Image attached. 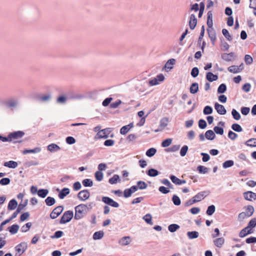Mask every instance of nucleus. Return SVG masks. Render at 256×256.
<instances>
[{
  "instance_id": "59",
  "label": "nucleus",
  "mask_w": 256,
  "mask_h": 256,
  "mask_svg": "<svg viewBox=\"0 0 256 256\" xmlns=\"http://www.w3.org/2000/svg\"><path fill=\"white\" fill-rule=\"evenodd\" d=\"M188 146H186V145L184 146L180 150V155L182 156H184L188 152Z\"/></svg>"
},
{
  "instance_id": "11",
  "label": "nucleus",
  "mask_w": 256,
  "mask_h": 256,
  "mask_svg": "<svg viewBox=\"0 0 256 256\" xmlns=\"http://www.w3.org/2000/svg\"><path fill=\"white\" fill-rule=\"evenodd\" d=\"M214 108L217 112L221 115H224L226 113V110L223 105L216 102L214 104Z\"/></svg>"
},
{
  "instance_id": "6",
  "label": "nucleus",
  "mask_w": 256,
  "mask_h": 256,
  "mask_svg": "<svg viewBox=\"0 0 256 256\" xmlns=\"http://www.w3.org/2000/svg\"><path fill=\"white\" fill-rule=\"evenodd\" d=\"M90 196V194L88 190H82L78 194V198L82 201H84L88 199Z\"/></svg>"
},
{
  "instance_id": "52",
  "label": "nucleus",
  "mask_w": 256,
  "mask_h": 256,
  "mask_svg": "<svg viewBox=\"0 0 256 256\" xmlns=\"http://www.w3.org/2000/svg\"><path fill=\"white\" fill-rule=\"evenodd\" d=\"M137 186L140 190H144L147 188V184L144 181H138L137 182Z\"/></svg>"
},
{
  "instance_id": "43",
  "label": "nucleus",
  "mask_w": 256,
  "mask_h": 256,
  "mask_svg": "<svg viewBox=\"0 0 256 256\" xmlns=\"http://www.w3.org/2000/svg\"><path fill=\"white\" fill-rule=\"evenodd\" d=\"M172 201L175 206H180L181 204L180 199L178 196H176V194H174L172 196Z\"/></svg>"
},
{
  "instance_id": "24",
  "label": "nucleus",
  "mask_w": 256,
  "mask_h": 256,
  "mask_svg": "<svg viewBox=\"0 0 256 256\" xmlns=\"http://www.w3.org/2000/svg\"><path fill=\"white\" fill-rule=\"evenodd\" d=\"M224 239L223 238H217L214 240V244L218 248H221L224 244Z\"/></svg>"
},
{
  "instance_id": "63",
  "label": "nucleus",
  "mask_w": 256,
  "mask_h": 256,
  "mask_svg": "<svg viewBox=\"0 0 256 256\" xmlns=\"http://www.w3.org/2000/svg\"><path fill=\"white\" fill-rule=\"evenodd\" d=\"M7 104L10 108H14L17 106L18 101L16 100H10L8 102Z\"/></svg>"
},
{
  "instance_id": "31",
  "label": "nucleus",
  "mask_w": 256,
  "mask_h": 256,
  "mask_svg": "<svg viewBox=\"0 0 256 256\" xmlns=\"http://www.w3.org/2000/svg\"><path fill=\"white\" fill-rule=\"evenodd\" d=\"M130 238L129 236H124L122 238L119 240V243L121 245L126 246L130 244Z\"/></svg>"
},
{
  "instance_id": "15",
  "label": "nucleus",
  "mask_w": 256,
  "mask_h": 256,
  "mask_svg": "<svg viewBox=\"0 0 256 256\" xmlns=\"http://www.w3.org/2000/svg\"><path fill=\"white\" fill-rule=\"evenodd\" d=\"M51 98H52L51 94H48L44 95V96L38 95L36 96V98L38 100L42 102H45L49 101L50 100Z\"/></svg>"
},
{
  "instance_id": "53",
  "label": "nucleus",
  "mask_w": 256,
  "mask_h": 256,
  "mask_svg": "<svg viewBox=\"0 0 256 256\" xmlns=\"http://www.w3.org/2000/svg\"><path fill=\"white\" fill-rule=\"evenodd\" d=\"M64 235V232L61 230L56 232L53 236H50L51 238H59Z\"/></svg>"
},
{
  "instance_id": "45",
  "label": "nucleus",
  "mask_w": 256,
  "mask_h": 256,
  "mask_svg": "<svg viewBox=\"0 0 256 256\" xmlns=\"http://www.w3.org/2000/svg\"><path fill=\"white\" fill-rule=\"evenodd\" d=\"M118 180L120 181L119 176L118 174H114L112 178L109 179L108 182L110 184H115L117 183Z\"/></svg>"
},
{
  "instance_id": "4",
  "label": "nucleus",
  "mask_w": 256,
  "mask_h": 256,
  "mask_svg": "<svg viewBox=\"0 0 256 256\" xmlns=\"http://www.w3.org/2000/svg\"><path fill=\"white\" fill-rule=\"evenodd\" d=\"M64 210V206H59L54 208L50 214V218L52 219H55L58 216H59L62 212Z\"/></svg>"
},
{
  "instance_id": "51",
  "label": "nucleus",
  "mask_w": 256,
  "mask_h": 256,
  "mask_svg": "<svg viewBox=\"0 0 256 256\" xmlns=\"http://www.w3.org/2000/svg\"><path fill=\"white\" fill-rule=\"evenodd\" d=\"M232 114L233 118L237 120H239L241 118L240 113L235 109H232Z\"/></svg>"
},
{
  "instance_id": "40",
  "label": "nucleus",
  "mask_w": 256,
  "mask_h": 256,
  "mask_svg": "<svg viewBox=\"0 0 256 256\" xmlns=\"http://www.w3.org/2000/svg\"><path fill=\"white\" fill-rule=\"evenodd\" d=\"M216 210V207L214 205L212 204L208 206L206 211V214L208 216H212L214 214Z\"/></svg>"
},
{
  "instance_id": "18",
  "label": "nucleus",
  "mask_w": 256,
  "mask_h": 256,
  "mask_svg": "<svg viewBox=\"0 0 256 256\" xmlns=\"http://www.w3.org/2000/svg\"><path fill=\"white\" fill-rule=\"evenodd\" d=\"M253 232L251 229L248 230V228H247V226L243 228L240 230L239 234V236L240 238H244L247 236L248 234H250L252 233Z\"/></svg>"
},
{
  "instance_id": "55",
  "label": "nucleus",
  "mask_w": 256,
  "mask_h": 256,
  "mask_svg": "<svg viewBox=\"0 0 256 256\" xmlns=\"http://www.w3.org/2000/svg\"><path fill=\"white\" fill-rule=\"evenodd\" d=\"M222 34L228 40L230 41L232 40V36L230 35L228 30L226 29V28L222 29Z\"/></svg>"
},
{
  "instance_id": "21",
  "label": "nucleus",
  "mask_w": 256,
  "mask_h": 256,
  "mask_svg": "<svg viewBox=\"0 0 256 256\" xmlns=\"http://www.w3.org/2000/svg\"><path fill=\"white\" fill-rule=\"evenodd\" d=\"M4 166L8 168H14L18 166V164L15 161L10 160L8 162H5L4 164Z\"/></svg>"
},
{
  "instance_id": "36",
  "label": "nucleus",
  "mask_w": 256,
  "mask_h": 256,
  "mask_svg": "<svg viewBox=\"0 0 256 256\" xmlns=\"http://www.w3.org/2000/svg\"><path fill=\"white\" fill-rule=\"evenodd\" d=\"M176 60L174 58L168 60L165 64L164 68H168L170 70L173 67L172 66V65L174 64Z\"/></svg>"
},
{
  "instance_id": "10",
  "label": "nucleus",
  "mask_w": 256,
  "mask_h": 256,
  "mask_svg": "<svg viewBox=\"0 0 256 256\" xmlns=\"http://www.w3.org/2000/svg\"><path fill=\"white\" fill-rule=\"evenodd\" d=\"M207 32L208 33V37L210 38L212 44L214 45V42L216 39L215 30L214 28H208Z\"/></svg>"
},
{
  "instance_id": "48",
  "label": "nucleus",
  "mask_w": 256,
  "mask_h": 256,
  "mask_svg": "<svg viewBox=\"0 0 256 256\" xmlns=\"http://www.w3.org/2000/svg\"><path fill=\"white\" fill-rule=\"evenodd\" d=\"M213 110L212 106H206L203 110V113L205 115L210 114L212 112Z\"/></svg>"
},
{
  "instance_id": "57",
  "label": "nucleus",
  "mask_w": 256,
  "mask_h": 256,
  "mask_svg": "<svg viewBox=\"0 0 256 256\" xmlns=\"http://www.w3.org/2000/svg\"><path fill=\"white\" fill-rule=\"evenodd\" d=\"M143 219L147 223L150 225H152L153 223L152 222V216L150 214H148L143 217Z\"/></svg>"
},
{
  "instance_id": "39",
  "label": "nucleus",
  "mask_w": 256,
  "mask_h": 256,
  "mask_svg": "<svg viewBox=\"0 0 256 256\" xmlns=\"http://www.w3.org/2000/svg\"><path fill=\"white\" fill-rule=\"evenodd\" d=\"M234 165V162L232 160H227L222 164V167L224 168H230Z\"/></svg>"
},
{
  "instance_id": "44",
  "label": "nucleus",
  "mask_w": 256,
  "mask_h": 256,
  "mask_svg": "<svg viewBox=\"0 0 256 256\" xmlns=\"http://www.w3.org/2000/svg\"><path fill=\"white\" fill-rule=\"evenodd\" d=\"M226 90V86L225 84H220L218 87L217 92L218 94H223Z\"/></svg>"
},
{
  "instance_id": "62",
  "label": "nucleus",
  "mask_w": 256,
  "mask_h": 256,
  "mask_svg": "<svg viewBox=\"0 0 256 256\" xmlns=\"http://www.w3.org/2000/svg\"><path fill=\"white\" fill-rule=\"evenodd\" d=\"M10 180L8 178H2L0 180V184L2 186H6L10 184Z\"/></svg>"
},
{
  "instance_id": "16",
  "label": "nucleus",
  "mask_w": 256,
  "mask_h": 256,
  "mask_svg": "<svg viewBox=\"0 0 256 256\" xmlns=\"http://www.w3.org/2000/svg\"><path fill=\"white\" fill-rule=\"evenodd\" d=\"M170 178L173 183L177 185H180L186 182L185 180H180L174 175H170Z\"/></svg>"
},
{
  "instance_id": "29",
  "label": "nucleus",
  "mask_w": 256,
  "mask_h": 256,
  "mask_svg": "<svg viewBox=\"0 0 256 256\" xmlns=\"http://www.w3.org/2000/svg\"><path fill=\"white\" fill-rule=\"evenodd\" d=\"M19 226L17 224H13L11 226H10L8 229V230L12 234H16L18 229H19Z\"/></svg>"
},
{
  "instance_id": "38",
  "label": "nucleus",
  "mask_w": 256,
  "mask_h": 256,
  "mask_svg": "<svg viewBox=\"0 0 256 256\" xmlns=\"http://www.w3.org/2000/svg\"><path fill=\"white\" fill-rule=\"evenodd\" d=\"M197 170L200 174H207L208 172V168L203 166H198Z\"/></svg>"
},
{
  "instance_id": "35",
  "label": "nucleus",
  "mask_w": 256,
  "mask_h": 256,
  "mask_svg": "<svg viewBox=\"0 0 256 256\" xmlns=\"http://www.w3.org/2000/svg\"><path fill=\"white\" fill-rule=\"evenodd\" d=\"M187 235L190 239H194L198 238L199 234L196 231L188 232Z\"/></svg>"
},
{
  "instance_id": "56",
  "label": "nucleus",
  "mask_w": 256,
  "mask_h": 256,
  "mask_svg": "<svg viewBox=\"0 0 256 256\" xmlns=\"http://www.w3.org/2000/svg\"><path fill=\"white\" fill-rule=\"evenodd\" d=\"M172 142V138H166L162 141V146L164 148L168 147Z\"/></svg>"
},
{
  "instance_id": "22",
  "label": "nucleus",
  "mask_w": 256,
  "mask_h": 256,
  "mask_svg": "<svg viewBox=\"0 0 256 256\" xmlns=\"http://www.w3.org/2000/svg\"><path fill=\"white\" fill-rule=\"evenodd\" d=\"M146 172L148 176L151 177L156 176L160 174V172H159L157 170L153 168L149 169Z\"/></svg>"
},
{
  "instance_id": "33",
  "label": "nucleus",
  "mask_w": 256,
  "mask_h": 256,
  "mask_svg": "<svg viewBox=\"0 0 256 256\" xmlns=\"http://www.w3.org/2000/svg\"><path fill=\"white\" fill-rule=\"evenodd\" d=\"M180 226L179 225L173 224L168 226V230L171 232H174L180 228Z\"/></svg>"
},
{
  "instance_id": "46",
  "label": "nucleus",
  "mask_w": 256,
  "mask_h": 256,
  "mask_svg": "<svg viewBox=\"0 0 256 256\" xmlns=\"http://www.w3.org/2000/svg\"><path fill=\"white\" fill-rule=\"evenodd\" d=\"M254 208L252 206L249 205L247 206L246 211V214L248 215V217H250L254 214Z\"/></svg>"
},
{
  "instance_id": "61",
  "label": "nucleus",
  "mask_w": 256,
  "mask_h": 256,
  "mask_svg": "<svg viewBox=\"0 0 256 256\" xmlns=\"http://www.w3.org/2000/svg\"><path fill=\"white\" fill-rule=\"evenodd\" d=\"M191 76L193 78H196L199 74V70L197 67H194L192 68L190 72Z\"/></svg>"
},
{
  "instance_id": "64",
  "label": "nucleus",
  "mask_w": 256,
  "mask_h": 256,
  "mask_svg": "<svg viewBox=\"0 0 256 256\" xmlns=\"http://www.w3.org/2000/svg\"><path fill=\"white\" fill-rule=\"evenodd\" d=\"M256 226V218L252 219L248 222L247 228H254Z\"/></svg>"
},
{
  "instance_id": "7",
  "label": "nucleus",
  "mask_w": 256,
  "mask_h": 256,
  "mask_svg": "<svg viewBox=\"0 0 256 256\" xmlns=\"http://www.w3.org/2000/svg\"><path fill=\"white\" fill-rule=\"evenodd\" d=\"M24 135V132L22 131L14 132L8 134V138L10 140V142H11L12 139L21 138Z\"/></svg>"
},
{
  "instance_id": "9",
  "label": "nucleus",
  "mask_w": 256,
  "mask_h": 256,
  "mask_svg": "<svg viewBox=\"0 0 256 256\" xmlns=\"http://www.w3.org/2000/svg\"><path fill=\"white\" fill-rule=\"evenodd\" d=\"M27 248L28 244L26 242H22L15 248L16 250L19 253L20 252V254H23L26 250Z\"/></svg>"
},
{
  "instance_id": "50",
  "label": "nucleus",
  "mask_w": 256,
  "mask_h": 256,
  "mask_svg": "<svg viewBox=\"0 0 256 256\" xmlns=\"http://www.w3.org/2000/svg\"><path fill=\"white\" fill-rule=\"evenodd\" d=\"M94 176L96 180L100 182L102 180L104 174L102 172L96 171L94 174Z\"/></svg>"
},
{
  "instance_id": "8",
  "label": "nucleus",
  "mask_w": 256,
  "mask_h": 256,
  "mask_svg": "<svg viewBox=\"0 0 256 256\" xmlns=\"http://www.w3.org/2000/svg\"><path fill=\"white\" fill-rule=\"evenodd\" d=\"M210 194V192L208 191H202L198 192L194 197V200H196V202L201 201L204 200L205 197H206Z\"/></svg>"
},
{
  "instance_id": "26",
  "label": "nucleus",
  "mask_w": 256,
  "mask_h": 256,
  "mask_svg": "<svg viewBox=\"0 0 256 256\" xmlns=\"http://www.w3.org/2000/svg\"><path fill=\"white\" fill-rule=\"evenodd\" d=\"M60 149V147L55 144H51L48 146V150L50 152H57Z\"/></svg>"
},
{
  "instance_id": "54",
  "label": "nucleus",
  "mask_w": 256,
  "mask_h": 256,
  "mask_svg": "<svg viewBox=\"0 0 256 256\" xmlns=\"http://www.w3.org/2000/svg\"><path fill=\"white\" fill-rule=\"evenodd\" d=\"M168 122V118H163L160 121V127L165 128L166 127Z\"/></svg>"
},
{
  "instance_id": "14",
  "label": "nucleus",
  "mask_w": 256,
  "mask_h": 256,
  "mask_svg": "<svg viewBox=\"0 0 256 256\" xmlns=\"http://www.w3.org/2000/svg\"><path fill=\"white\" fill-rule=\"evenodd\" d=\"M244 196L246 200H252V199L256 200V194L251 191H248L244 193Z\"/></svg>"
},
{
  "instance_id": "30",
  "label": "nucleus",
  "mask_w": 256,
  "mask_h": 256,
  "mask_svg": "<svg viewBox=\"0 0 256 256\" xmlns=\"http://www.w3.org/2000/svg\"><path fill=\"white\" fill-rule=\"evenodd\" d=\"M48 190L47 189L41 188L38 190V195L42 198H44L48 195Z\"/></svg>"
},
{
  "instance_id": "1",
  "label": "nucleus",
  "mask_w": 256,
  "mask_h": 256,
  "mask_svg": "<svg viewBox=\"0 0 256 256\" xmlns=\"http://www.w3.org/2000/svg\"><path fill=\"white\" fill-rule=\"evenodd\" d=\"M87 207L86 204H80L75 207V214L74 218L78 220L86 216L88 212L86 210Z\"/></svg>"
},
{
  "instance_id": "49",
  "label": "nucleus",
  "mask_w": 256,
  "mask_h": 256,
  "mask_svg": "<svg viewBox=\"0 0 256 256\" xmlns=\"http://www.w3.org/2000/svg\"><path fill=\"white\" fill-rule=\"evenodd\" d=\"M232 128L235 132H241L242 131V126L238 124H234L232 125Z\"/></svg>"
},
{
  "instance_id": "20",
  "label": "nucleus",
  "mask_w": 256,
  "mask_h": 256,
  "mask_svg": "<svg viewBox=\"0 0 256 256\" xmlns=\"http://www.w3.org/2000/svg\"><path fill=\"white\" fill-rule=\"evenodd\" d=\"M70 194V190L68 188H64L58 194V197L60 199H64L65 196Z\"/></svg>"
},
{
  "instance_id": "34",
  "label": "nucleus",
  "mask_w": 256,
  "mask_h": 256,
  "mask_svg": "<svg viewBox=\"0 0 256 256\" xmlns=\"http://www.w3.org/2000/svg\"><path fill=\"white\" fill-rule=\"evenodd\" d=\"M245 144L250 147L256 146V138H252L249 139L245 142Z\"/></svg>"
},
{
  "instance_id": "27",
  "label": "nucleus",
  "mask_w": 256,
  "mask_h": 256,
  "mask_svg": "<svg viewBox=\"0 0 256 256\" xmlns=\"http://www.w3.org/2000/svg\"><path fill=\"white\" fill-rule=\"evenodd\" d=\"M198 90V84L197 82L192 83L190 88V92L192 94L196 93Z\"/></svg>"
},
{
  "instance_id": "13",
  "label": "nucleus",
  "mask_w": 256,
  "mask_h": 256,
  "mask_svg": "<svg viewBox=\"0 0 256 256\" xmlns=\"http://www.w3.org/2000/svg\"><path fill=\"white\" fill-rule=\"evenodd\" d=\"M197 24V19L194 14H192L190 16L189 26L191 30H194Z\"/></svg>"
},
{
  "instance_id": "28",
  "label": "nucleus",
  "mask_w": 256,
  "mask_h": 256,
  "mask_svg": "<svg viewBox=\"0 0 256 256\" xmlns=\"http://www.w3.org/2000/svg\"><path fill=\"white\" fill-rule=\"evenodd\" d=\"M104 236V232L100 230L95 232L93 234L92 238L94 240H100L103 238Z\"/></svg>"
},
{
  "instance_id": "47",
  "label": "nucleus",
  "mask_w": 256,
  "mask_h": 256,
  "mask_svg": "<svg viewBox=\"0 0 256 256\" xmlns=\"http://www.w3.org/2000/svg\"><path fill=\"white\" fill-rule=\"evenodd\" d=\"M228 70L232 73L237 74L240 72L238 70V66H232L228 68Z\"/></svg>"
},
{
  "instance_id": "58",
  "label": "nucleus",
  "mask_w": 256,
  "mask_h": 256,
  "mask_svg": "<svg viewBox=\"0 0 256 256\" xmlns=\"http://www.w3.org/2000/svg\"><path fill=\"white\" fill-rule=\"evenodd\" d=\"M214 130L218 134L222 135L224 134V129L222 127L216 126L214 128Z\"/></svg>"
},
{
  "instance_id": "5",
  "label": "nucleus",
  "mask_w": 256,
  "mask_h": 256,
  "mask_svg": "<svg viewBox=\"0 0 256 256\" xmlns=\"http://www.w3.org/2000/svg\"><path fill=\"white\" fill-rule=\"evenodd\" d=\"M102 201L106 204L114 208H118L119 206V204L117 202L108 196H103L102 198Z\"/></svg>"
},
{
  "instance_id": "23",
  "label": "nucleus",
  "mask_w": 256,
  "mask_h": 256,
  "mask_svg": "<svg viewBox=\"0 0 256 256\" xmlns=\"http://www.w3.org/2000/svg\"><path fill=\"white\" fill-rule=\"evenodd\" d=\"M205 137L208 140H213L216 137L214 132L212 130H208L205 133Z\"/></svg>"
},
{
  "instance_id": "32",
  "label": "nucleus",
  "mask_w": 256,
  "mask_h": 256,
  "mask_svg": "<svg viewBox=\"0 0 256 256\" xmlns=\"http://www.w3.org/2000/svg\"><path fill=\"white\" fill-rule=\"evenodd\" d=\"M45 202L48 206H53L56 203L55 199L51 196H48L45 200Z\"/></svg>"
},
{
  "instance_id": "41",
  "label": "nucleus",
  "mask_w": 256,
  "mask_h": 256,
  "mask_svg": "<svg viewBox=\"0 0 256 256\" xmlns=\"http://www.w3.org/2000/svg\"><path fill=\"white\" fill-rule=\"evenodd\" d=\"M180 144L172 145L170 148H168L166 150L168 152H174L178 151L180 148Z\"/></svg>"
},
{
  "instance_id": "42",
  "label": "nucleus",
  "mask_w": 256,
  "mask_h": 256,
  "mask_svg": "<svg viewBox=\"0 0 256 256\" xmlns=\"http://www.w3.org/2000/svg\"><path fill=\"white\" fill-rule=\"evenodd\" d=\"M156 152V150L155 148H150L147 150L146 154L148 157H152Z\"/></svg>"
},
{
  "instance_id": "37",
  "label": "nucleus",
  "mask_w": 256,
  "mask_h": 256,
  "mask_svg": "<svg viewBox=\"0 0 256 256\" xmlns=\"http://www.w3.org/2000/svg\"><path fill=\"white\" fill-rule=\"evenodd\" d=\"M83 186L85 187L92 186H93V182L91 179L86 178L82 181Z\"/></svg>"
},
{
  "instance_id": "3",
  "label": "nucleus",
  "mask_w": 256,
  "mask_h": 256,
  "mask_svg": "<svg viewBox=\"0 0 256 256\" xmlns=\"http://www.w3.org/2000/svg\"><path fill=\"white\" fill-rule=\"evenodd\" d=\"M110 132V128H106L98 132L95 136V139L107 138Z\"/></svg>"
},
{
  "instance_id": "19",
  "label": "nucleus",
  "mask_w": 256,
  "mask_h": 256,
  "mask_svg": "<svg viewBox=\"0 0 256 256\" xmlns=\"http://www.w3.org/2000/svg\"><path fill=\"white\" fill-rule=\"evenodd\" d=\"M18 206V202L15 199L11 200L8 204V209L9 210H14Z\"/></svg>"
},
{
  "instance_id": "25",
  "label": "nucleus",
  "mask_w": 256,
  "mask_h": 256,
  "mask_svg": "<svg viewBox=\"0 0 256 256\" xmlns=\"http://www.w3.org/2000/svg\"><path fill=\"white\" fill-rule=\"evenodd\" d=\"M40 150H41L40 148L36 147L34 149H31V150L25 149L23 150L22 154H30V153H38V152H40Z\"/></svg>"
},
{
  "instance_id": "60",
  "label": "nucleus",
  "mask_w": 256,
  "mask_h": 256,
  "mask_svg": "<svg viewBox=\"0 0 256 256\" xmlns=\"http://www.w3.org/2000/svg\"><path fill=\"white\" fill-rule=\"evenodd\" d=\"M238 135L232 130H230L228 132V137L232 140H235L238 138Z\"/></svg>"
},
{
  "instance_id": "2",
  "label": "nucleus",
  "mask_w": 256,
  "mask_h": 256,
  "mask_svg": "<svg viewBox=\"0 0 256 256\" xmlns=\"http://www.w3.org/2000/svg\"><path fill=\"white\" fill-rule=\"evenodd\" d=\"M74 216V212L72 210H67L62 214L60 220V224H64L71 220Z\"/></svg>"
},
{
  "instance_id": "12",
  "label": "nucleus",
  "mask_w": 256,
  "mask_h": 256,
  "mask_svg": "<svg viewBox=\"0 0 256 256\" xmlns=\"http://www.w3.org/2000/svg\"><path fill=\"white\" fill-rule=\"evenodd\" d=\"M235 57V54L234 52H230L229 54L224 53L221 56L222 58L226 62H231Z\"/></svg>"
},
{
  "instance_id": "17",
  "label": "nucleus",
  "mask_w": 256,
  "mask_h": 256,
  "mask_svg": "<svg viewBox=\"0 0 256 256\" xmlns=\"http://www.w3.org/2000/svg\"><path fill=\"white\" fill-rule=\"evenodd\" d=\"M206 79L210 82H212L218 79V76L214 74L212 72H208L206 74Z\"/></svg>"
}]
</instances>
